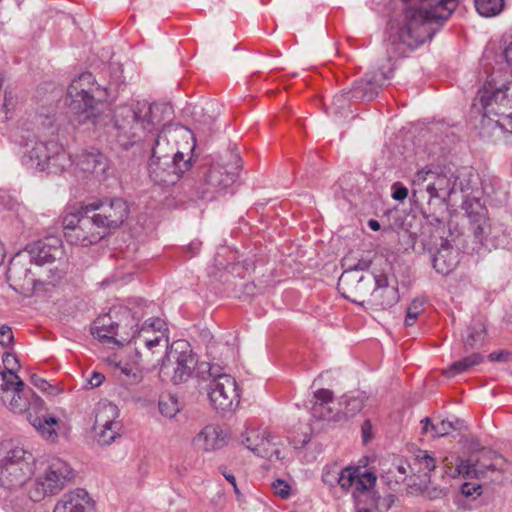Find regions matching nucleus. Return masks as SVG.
I'll return each mask as SVG.
<instances>
[{"instance_id":"nucleus-1","label":"nucleus","mask_w":512,"mask_h":512,"mask_svg":"<svg viewBox=\"0 0 512 512\" xmlns=\"http://www.w3.org/2000/svg\"><path fill=\"white\" fill-rule=\"evenodd\" d=\"M409 6L405 9L402 22L391 26L390 40L398 44L395 52L404 55L406 49L413 50L432 38L436 29L457 7V0H403Z\"/></svg>"},{"instance_id":"nucleus-2","label":"nucleus","mask_w":512,"mask_h":512,"mask_svg":"<svg viewBox=\"0 0 512 512\" xmlns=\"http://www.w3.org/2000/svg\"><path fill=\"white\" fill-rule=\"evenodd\" d=\"M472 110L482 115L480 135L512 144V82L500 88L491 84L480 89L473 101Z\"/></svg>"},{"instance_id":"nucleus-3","label":"nucleus","mask_w":512,"mask_h":512,"mask_svg":"<svg viewBox=\"0 0 512 512\" xmlns=\"http://www.w3.org/2000/svg\"><path fill=\"white\" fill-rule=\"evenodd\" d=\"M457 180V192L462 194V208L470 219L472 229L477 235H482L486 228L487 210L481 201L485 194L496 202H503L507 198V190L498 180H490L482 184L475 171L462 168L454 171Z\"/></svg>"},{"instance_id":"nucleus-4","label":"nucleus","mask_w":512,"mask_h":512,"mask_svg":"<svg viewBox=\"0 0 512 512\" xmlns=\"http://www.w3.org/2000/svg\"><path fill=\"white\" fill-rule=\"evenodd\" d=\"M131 304L128 327V331H131L130 343L134 344L135 354L139 358H146L150 362V356L162 354L167 349L168 328L165 321L159 317L149 318L140 326V320L147 314L146 310L151 305L142 300H135Z\"/></svg>"},{"instance_id":"nucleus-5","label":"nucleus","mask_w":512,"mask_h":512,"mask_svg":"<svg viewBox=\"0 0 512 512\" xmlns=\"http://www.w3.org/2000/svg\"><path fill=\"white\" fill-rule=\"evenodd\" d=\"M155 106L148 101L119 105L114 110L117 141L124 148L144 140L155 129Z\"/></svg>"},{"instance_id":"nucleus-6","label":"nucleus","mask_w":512,"mask_h":512,"mask_svg":"<svg viewBox=\"0 0 512 512\" xmlns=\"http://www.w3.org/2000/svg\"><path fill=\"white\" fill-rule=\"evenodd\" d=\"M168 133H171L170 129H163L158 134L152 147V157L149 163L150 179L161 186L176 184L182 175L191 168V156L182 151L170 154Z\"/></svg>"},{"instance_id":"nucleus-7","label":"nucleus","mask_w":512,"mask_h":512,"mask_svg":"<svg viewBox=\"0 0 512 512\" xmlns=\"http://www.w3.org/2000/svg\"><path fill=\"white\" fill-rule=\"evenodd\" d=\"M413 196L427 195L429 206H448L457 193L454 171L438 166H425L412 178Z\"/></svg>"},{"instance_id":"nucleus-8","label":"nucleus","mask_w":512,"mask_h":512,"mask_svg":"<svg viewBox=\"0 0 512 512\" xmlns=\"http://www.w3.org/2000/svg\"><path fill=\"white\" fill-rule=\"evenodd\" d=\"M22 162L48 174H59L72 166L71 156L55 140H35L26 145Z\"/></svg>"},{"instance_id":"nucleus-9","label":"nucleus","mask_w":512,"mask_h":512,"mask_svg":"<svg viewBox=\"0 0 512 512\" xmlns=\"http://www.w3.org/2000/svg\"><path fill=\"white\" fill-rule=\"evenodd\" d=\"M94 81V76L90 72H84L74 78L67 89L66 104L78 115L79 123H99L100 106H103V103L96 101L93 96Z\"/></svg>"},{"instance_id":"nucleus-10","label":"nucleus","mask_w":512,"mask_h":512,"mask_svg":"<svg viewBox=\"0 0 512 512\" xmlns=\"http://www.w3.org/2000/svg\"><path fill=\"white\" fill-rule=\"evenodd\" d=\"M75 478V471L63 459L53 458L48 461L44 472L40 474L28 489V497L39 502L47 496L58 494Z\"/></svg>"},{"instance_id":"nucleus-11","label":"nucleus","mask_w":512,"mask_h":512,"mask_svg":"<svg viewBox=\"0 0 512 512\" xmlns=\"http://www.w3.org/2000/svg\"><path fill=\"white\" fill-rule=\"evenodd\" d=\"M33 454L22 447L0 449V482L7 488H20L35 472Z\"/></svg>"},{"instance_id":"nucleus-12","label":"nucleus","mask_w":512,"mask_h":512,"mask_svg":"<svg viewBox=\"0 0 512 512\" xmlns=\"http://www.w3.org/2000/svg\"><path fill=\"white\" fill-rule=\"evenodd\" d=\"M7 280L12 289L25 296L34 294L43 285L56 283L54 275L45 276L40 269H35L34 264L23 254H17L10 261Z\"/></svg>"},{"instance_id":"nucleus-13","label":"nucleus","mask_w":512,"mask_h":512,"mask_svg":"<svg viewBox=\"0 0 512 512\" xmlns=\"http://www.w3.org/2000/svg\"><path fill=\"white\" fill-rule=\"evenodd\" d=\"M0 401L12 413H24L32 404L40 401L12 368L1 372Z\"/></svg>"},{"instance_id":"nucleus-14","label":"nucleus","mask_w":512,"mask_h":512,"mask_svg":"<svg viewBox=\"0 0 512 512\" xmlns=\"http://www.w3.org/2000/svg\"><path fill=\"white\" fill-rule=\"evenodd\" d=\"M83 211L93 219L96 228L104 231L119 227L127 218L129 208L121 198L93 200L83 205Z\"/></svg>"},{"instance_id":"nucleus-15","label":"nucleus","mask_w":512,"mask_h":512,"mask_svg":"<svg viewBox=\"0 0 512 512\" xmlns=\"http://www.w3.org/2000/svg\"><path fill=\"white\" fill-rule=\"evenodd\" d=\"M63 254L64 251L61 239L51 236L36 242L26 256L34 264L35 269H40L45 276L54 275L57 282L63 276V271L58 268H46L45 266L52 264L56 260H60Z\"/></svg>"},{"instance_id":"nucleus-16","label":"nucleus","mask_w":512,"mask_h":512,"mask_svg":"<svg viewBox=\"0 0 512 512\" xmlns=\"http://www.w3.org/2000/svg\"><path fill=\"white\" fill-rule=\"evenodd\" d=\"M240 168V157L234 153L230 154L229 168L219 163L211 165L202 177L204 184L202 197L230 187L236 181Z\"/></svg>"},{"instance_id":"nucleus-17","label":"nucleus","mask_w":512,"mask_h":512,"mask_svg":"<svg viewBox=\"0 0 512 512\" xmlns=\"http://www.w3.org/2000/svg\"><path fill=\"white\" fill-rule=\"evenodd\" d=\"M208 397L212 407L219 413L234 411L240 403L237 383L231 376H218L208 384Z\"/></svg>"},{"instance_id":"nucleus-18","label":"nucleus","mask_w":512,"mask_h":512,"mask_svg":"<svg viewBox=\"0 0 512 512\" xmlns=\"http://www.w3.org/2000/svg\"><path fill=\"white\" fill-rule=\"evenodd\" d=\"M124 314L123 322L117 323L116 326L111 313L99 316L91 327L92 335L104 343L130 344L131 331H128L130 307L125 309Z\"/></svg>"},{"instance_id":"nucleus-19","label":"nucleus","mask_w":512,"mask_h":512,"mask_svg":"<svg viewBox=\"0 0 512 512\" xmlns=\"http://www.w3.org/2000/svg\"><path fill=\"white\" fill-rule=\"evenodd\" d=\"M374 286V276L353 270H344L338 280V290L343 297L359 305L367 304Z\"/></svg>"},{"instance_id":"nucleus-20","label":"nucleus","mask_w":512,"mask_h":512,"mask_svg":"<svg viewBox=\"0 0 512 512\" xmlns=\"http://www.w3.org/2000/svg\"><path fill=\"white\" fill-rule=\"evenodd\" d=\"M118 407L111 402H102L98 405L95 415L94 430L97 442L101 445L111 444L118 435L119 424Z\"/></svg>"},{"instance_id":"nucleus-21","label":"nucleus","mask_w":512,"mask_h":512,"mask_svg":"<svg viewBox=\"0 0 512 512\" xmlns=\"http://www.w3.org/2000/svg\"><path fill=\"white\" fill-rule=\"evenodd\" d=\"M168 359L173 358L174 366L171 375V381L175 384H179L187 381L194 370L197 371L196 355L193 354L192 350L189 349L187 343L176 342L172 345L169 352H167Z\"/></svg>"},{"instance_id":"nucleus-22","label":"nucleus","mask_w":512,"mask_h":512,"mask_svg":"<svg viewBox=\"0 0 512 512\" xmlns=\"http://www.w3.org/2000/svg\"><path fill=\"white\" fill-rule=\"evenodd\" d=\"M75 169L82 173L83 177L93 176L101 180L106 177L109 169V161L107 157L98 150L82 151L72 159Z\"/></svg>"},{"instance_id":"nucleus-23","label":"nucleus","mask_w":512,"mask_h":512,"mask_svg":"<svg viewBox=\"0 0 512 512\" xmlns=\"http://www.w3.org/2000/svg\"><path fill=\"white\" fill-rule=\"evenodd\" d=\"M498 456L488 449H481L479 454H471L467 460H460L456 464V472L464 477H480L488 470H494V459Z\"/></svg>"},{"instance_id":"nucleus-24","label":"nucleus","mask_w":512,"mask_h":512,"mask_svg":"<svg viewBox=\"0 0 512 512\" xmlns=\"http://www.w3.org/2000/svg\"><path fill=\"white\" fill-rule=\"evenodd\" d=\"M64 237L72 245L86 247L101 240L104 237V231L97 229L91 216L85 214L82 216V221L77 227L64 232Z\"/></svg>"},{"instance_id":"nucleus-25","label":"nucleus","mask_w":512,"mask_h":512,"mask_svg":"<svg viewBox=\"0 0 512 512\" xmlns=\"http://www.w3.org/2000/svg\"><path fill=\"white\" fill-rule=\"evenodd\" d=\"M374 282L375 286L372 294L367 299V305L376 309H386L398 302V289L394 285H389L387 276L375 275Z\"/></svg>"},{"instance_id":"nucleus-26","label":"nucleus","mask_w":512,"mask_h":512,"mask_svg":"<svg viewBox=\"0 0 512 512\" xmlns=\"http://www.w3.org/2000/svg\"><path fill=\"white\" fill-rule=\"evenodd\" d=\"M53 512H94V501L84 489L65 493L56 503Z\"/></svg>"},{"instance_id":"nucleus-27","label":"nucleus","mask_w":512,"mask_h":512,"mask_svg":"<svg viewBox=\"0 0 512 512\" xmlns=\"http://www.w3.org/2000/svg\"><path fill=\"white\" fill-rule=\"evenodd\" d=\"M392 70L379 71L374 75H367L366 78L357 80L352 87V97L359 100H372L378 93V89L386 80L391 78Z\"/></svg>"},{"instance_id":"nucleus-28","label":"nucleus","mask_w":512,"mask_h":512,"mask_svg":"<svg viewBox=\"0 0 512 512\" xmlns=\"http://www.w3.org/2000/svg\"><path fill=\"white\" fill-rule=\"evenodd\" d=\"M228 435L218 425H206L193 438V443L205 452H212L223 448L227 444Z\"/></svg>"},{"instance_id":"nucleus-29","label":"nucleus","mask_w":512,"mask_h":512,"mask_svg":"<svg viewBox=\"0 0 512 512\" xmlns=\"http://www.w3.org/2000/svg\"><path fill=\"white\" fill-rule=\"evenodd\" d=\"M315 402L312 406V414L323 420L342 421L340 410L333 412L330 404L333 401V393L329 389H319L314 392Z\"/></svg>"},{"instance_id":"nucleus-30","label":"nucleus","mask_w":512,"mask_h":512,"mask_svg":"<svg viewBox=\"0 0 512 512\" xmlns=\"http://www.w3.org/2000/svg\"><path fill=\"white\" fill-rule=\"evenodd\" d=\"M458 252L447 240H442L440 247L433 256V267L437 273L446 275L458 264Z\"/></svg>"},{"instance_id":"nucleus-31","label":"nucleus","mask_w":512,"mask_h":512,"mask_svg":"<svg viewBox=\"0 0 512 512\" xmlns=\"http://www.w3.org/2000/svg\"><path fill=\"white\" fill-rule=\"evenodd\" d=\"M27 419L43 439L50 442H55L57 440V430L59 428L58 418L49 414L33 416L29 413Z\"/></svg>"},{"instance_id":"nucleus-32","label":"nucleus","mask_w":512,"mask_h":512,"mask_svg":"<svg viewBox=\"0 0 512 512\" xmlns=\"http://www.w3.org/2000/svg\"><path fill=\"white\" fill-rule=\"evenodd\" d=\"M474 231L475 237L481 242L493 245L498 248H509L512 245V233L506 232L502 229L501 225H491L486 218V228L482 235H477Z\"/></svg>"},{"instance_id":"nucleus-33","label":"nucleus","mask_w":512,"mask_h":512,"mask_svg":"<svg viewBox=\"0 0 512 512\" xmlns=\"http://www.w3.org/2000/svg\"><path fill=\"white\" fill-rule=\"evenodd\" d=\"M367 397L364 392L345 394L339 401L341 415L344 419L355 416L364 406Z\"/></svg>"},{"instance_id":"nucleus-34","label":"nucleus","mask_w":512,"mask_h":512,"mask_svg":"<svg viewBox=\"0 0 512 512\" xmlns=\"http://www.w3.org/2000/svg\"><path fill=\"white\" fill-rule=\"evenodd\" d=\"M282 443L278 436L268 432V436L261 440V446L256 449V455L269 461L282 459Z\"/></svg>"},{"instance_id":"nucleus-35","label":"nucleus","mask_w":512,"mask_h":512,"mask_svg":"<svg viewBox=\"0 0 512 512\" xmlns=\"http://www.w3.org/2000/svg\"><path fill=\"white\" fill-rule=\"evenodd\" d=\"M213 351L209 352V355L212 356V361L216 360V357L213 355ZM226 358H220L219 362H208L202 361L197 365V376L206 379V380H217L218 376H230L229 374L224 372V366L226 365Z\"/></svg>"},{"instance_id":"nucleus-36","label":"nucleus","mask_w":512,"mask_h":512,"mask_svg":"<svg viewBox=\"0 0 512 512\" xmlns=\"http://www.w3.org/2000/svg\"><path fill=\"white\" fill-rule=\"evenodd\" d=\"M136 355V360L132 363L118 361L115 363V368L119 370L120 375L123 376L121 379L127 385H135L141 382L143 375L140 367V360Z\"/></svg>"},{"instance_id":"nucleus-37","label":"nucleus","mask_w":512,"mask_h":512,"mask_svg":"<svg viewBox=\"0 0 512 512\" xmlns=\"http://www.w3.org/2000/svg\"><path fill=\"white\" fill-rule=\"evenodd\" d=\"M268 432L265 428L248 425L241 434V443L256 455V449L261 446V440L268 436Z\"/></svg>"},{"instance_id":"nucleus-38","label":"nucleus","mask_w":512,"mask_h":512,"mask_svg":"<svg viewBox=\"0 0 512 512\" xmlns=\"http://www.w3.org/2000/svg\"><path fill=\"white\" fill-rule=\"evenodd\" d=\"M483 361V357L478 353H473L463 359L452 363L445 371L444 375L447 377H454L455 375L469 371L474 366L479 365Z\"/></svg>"},{"instance_id":"nucleus-39","label":"nucleus","mask_w":512,"mask_h":512,"mask_svg":"<svg viewBox=\"0 0 512 512\" xmlns=\"http://www.w3.org/2000/svg\"><path fill=\"white\" fill-rule=\"evenodd\" d=\"M485 325L477 321L473 323L466 331V336L464 338V348L465 350L473 349L478 345H481L484 340L485 334Z\"/></svg>"},{"instance_id":"nucleus-40","label":"nucleus","mask_w":512,"mask_h":512,"mask_svg":"<svg viewBox=\"0 0 512 512\" xmlns=\"http://www.w3.org/2000/svg\"><path fill=\"white\" fill-rule=\"evenodd\" d=\"M477 12L486 18L499 15L504 8V0H475Z\"/></svg>"},{"instance_id":"nucleus-41","label":"nucleus","mask_w":512,"mask_h":512,"mask_svg":"<svg viewBox=\"0 0 512 512\" xmlns=\"http://www.w3.org/2000/svg\"><path fill=\"white\" fill-rule=\"evenodd\" d=\"M160 413L167 418H173L180 411L178 399L173 395H163L158 403Z\"/></svg>"},{"instance_id":"nucleus-42","label":"nucleus","mask_w":512,"mask_h":512,"mask_svg":"<svg viewBox=\"0 0 512 512\" xmlns=\"http://www.w3.org/2000/svg\"><path fill=\"white\" fill-rule=\"evenodd\" d=\"M26 500L15 492H10L3 498L2 508L5 512H23Z\"/></svg>"},{"instance_id":"nucleus-43","label":"nucleus","mask_w":512,"mask_h":512,"mask_svg":"<svg viewBox=\"0 0 512 512\" xmlns=\"http://www.w3.org/2000/svg\"><path fill=\"white\" fill-rule=\"evenodd\" d=\"M352 97V88L349 90L344 89L341 93L336 94L332 100V109L336 115H344V112L349 106V102Z\"/></svg>"},{"instance_id":"nucleus-44","label":"nucleus","mask_w":512,"mask_h":512,"mask_svg":"<svg viewBox=\"0 0 512 512\" xmlns=\"http://www.w3.org/2000/svg\"><path fill=\"white\" fill-rule=\"evenodd\" d=\"M377 477L374 473L365 471L360 473L357 468V478L355 489L359 492H368L372 490L376 484Z\"/></svg>"},{"instance_id":"nucleus-45","label":"nucleus","mask_w":512,"mask_h":512,"mask_svg":"<svg viewBox=\"0 0 512 512\" xmlns=\"http://www.w3.org/2000/svg\"><path fill=\"white\" fill-rule=\"evenodd\" d=\"M357 468L346 467L341 469L338 478V485L344 490L349 489L353 485L356 487Z\"/></svg>"},{"instance_id":"nucleus-46","label":"nucleus","mask_w":512,"mask_h":512,"mask_svg":"<svg viewBox=\"0 0 512 512\" xmlns=\"http://www.w3.org/2000/svg\"><path fill=\"white\" fill-rule=\"evenodd\" d=\"M416 461L418 462L420 469L425 473L433 471L437 464L436 459L424 450H420L416 454Z\"/></svg>"},{"instance_id":"nucleus-47","label":"nucleus","mask_w":512,"mask_h":512,"mask_svg":"<svg viewBox=\"0 0 512 512\" xmlns=\"http://www.w3.org/2000/svg\"><path fill=\"white\" fill-rule=\"evenodd\" d=\"M422 312L423 302L419 300L412 301L406 311L405 325L412 326Z\"/></svg>"},{"instance_id":"nucleus-48","label":"nucleus","mask_w":512,"mask_h":512,"mask_svg":"<svg viewBox=\"0 0 512 512\" xmlns=\"http://www.w3.org/2000/svg\"><path fill=\"white\" fill-rule=\"evenodd\" d=\"M456 429L455 422L450 420H441L435 425H431L432 436L443 437Z\"/></svg>"},{"instance_id":"nucleus-49","label":"nucleus","mask_w":512,"mask_h":512,"mask_svg":"<svg viewBox=\"0 0 512 512\" xmlns=\"http://www.w3.org/2000/svg\"><path fill=\"white\" fill-rule=\"evenodd\" d=\"M340 473L341 468L337 465L325 466L322 474V480L325 484L333 487L338 484Z\"/></svg>"},{"instance_id":"nucleus-50","label":"nucleus","mask_w":512,"mask_h":512,"mask_svg":"<svg viewBox=\"0 0 512 512\" xmlns=\"http://www.w3.org/2000/svg\"><path fill=\"white\" fill-rule=\"evenodd\" d=\"M85 215L83 211V206L77 213H68L62 219V225L64 228V232L67 230H73L77 227L82 221V216Z\"/></svg>"},{"instance_id":"nucleus-51","label":"nucleus","mask_w":512,"mask_h":512,"mask_svg":"<svg viewBox=\"0 0 512 512\" xmlns=\"http://www.w3.org/2000/svg\"><path fill=\"white\" fill-rule=\"evenodd\" d=\"M343 267H345V270H353L357 271L358 273H361L362 271H365L369 269L371 266V261L368 259H359L356 262L351 261L349 257H346L343 259Z\"/></svg>"},{"instance_id":"nucleus-52","label":"nucleus","mask_w":512,"mask_h":512,"mask_svg":"<svg viewBox=\"0 0 512 512\" xmlns=\"http://www.w3.org/2000/svg\"><path fill=\"white\" fill-rule=\"evenodd\" d=\"M271 487L274 493L283 499L290 496V485L283 479H276L272 482Z\"/></svg>"},{"instance_id":"nucleus-53","label":"nucleus","mask_w":512,"mask_h":512,"mask_svg":"<svg viewBox=\"0 0 512 512\" xmlns=\"http://www.w3.org/2000/svg\"><path fill=\"white\" fill-rule=\"evenodd\" d=\"M13 339L11 327L7 325L0 326V345L7 348L13 343Z\"/></svg>"},{"instance_id":"nucleus-54","label":"nucleus","mask_w":512,"mask_h":512,"mask_svg":"<svg viewBox=\"0 0 512 512\" xmlns=\"http://www.w3.org/2000/svg\"><path fill=\"white\" fill-rule=\"evenodd\" d=\"M392 190V198L394 200L403 201L408 196V189L399 182L392 185Z\"/></svg>"},{"instance_id":"nucleus-55","label":"nucleus","mask_w":512,"mask_h":512,"mask_svg":"<svg viewBox=\"0 0 512 512\" xmlns=\"http://www.w3.org/2000/svg\"><path fill=\"white\" fill-rule=\"evenodd\" d=\"M481 486L474 483H464L461 492L466 497L479 496L481 494Z\"/></svg>"},{"instance_id":"nucleus-56","label":"nucleus","mask_w":512,"mask_h":512,"mask_svg":"<svg viewBox=\"0 0 512 512\" xmlns=\"http://www.w3.org/2000/svg\"><path fill=\"white\" fill-rule=\"evenodd\" d=\"M398 475L395 473V469H388L385 471L380 479L383 481L390 489H396V487L399 484H395V478H397Z\"/></svg>"},{"instance_id":"nucleus-57","label":"nucleus","mask_w":512,"mask_h":512,"mask_svg":"<svg viewBox=\"0 0 512 512\" xmlns=\"http://www.w3.org/2000/svg\"><path fill=\"white\" fill-rule=\"evenodd\" d=\"M408 468H409V466L407 464L392 465L389 468V469H395V473L398 475V477L395 478V484H401L405 481Z\"/></svg>"},{"instance_id":"nucleus-58","label":"nucleus","mask_w":512,"mask_h":512,"mask_svg":"<svg viewBox=\"0 0 512 512\" xmlns=\"http://www.w3.org/2000/svg\"><path fill=\"white\" fill-rule=\"evenodd\" d=\"M3 363L5 366V370L12 368L13 372H15V367L19 365L16 355L9 352L3 355Z\"/></svg>"},{"instance_id":"nucleus-59","label":"nucleus","mask_w":512,"mask_h":512,"mask_svg":"<svg viewBox=\"0 0 512 512\" xmlns=\"http://www.w3.org/2000/svg\"><path fill=\"white\" fill-rule=\"evenodd\" d=\"M220 472L225 477V479L233 486L235 494L239 497L241 493L237 486L235 476L231 472L227 471L225 468H220Z\"/></svg>"},{"instance_id":"nucleus-60","label":"nucleus","mask_w":512,"mask_h":512,"mask_svg":"<svg viewBox=\"0 0 512 512\" xmlns=\"http://www.w3.org/2000/svg\"><path fill=\"white\" fill-rule=\"evenodd\" d=\"M503 55L508 65L512 67V35L505 40Z\"/></svg>"},{"instance_id":"nucleus-61","label":"nucleus","mask_w":512,"mask_h":512,"mask_svg":"<svg viewBox=\"0 0 512 512\" xmlns=\"http://www.w3.org/2000/svg\"><path fill=\"white\" fill-rule=\"evenodd\" d=\"M104 375L99 372H92L91 377L89 379V384L91 387H98L102 384L104 380Z\"/></svg>"},{"instance_id":"nucleus-62","label":"nucleus","mask_w":512,"mask_h":512,"mask_svg":"<svg viewBox=\"0 0 512 512\" xmlns=\"http://www.w3.org/2000/svg\"><path fill=\"white\" fill-rule=\"evenodd\" d=\"M372 425L369 421H365L362 425V436L364 442H368L371 439Z\"/></svg>"},{"instance_id":"nucleus-63","label":"nucleus","mask_w":512,"mask_h":512,"mask_svg":"<svg viewBox=\"0 0 512 512\" xmlns=\"http://www.w3.org/2000/svg\"><path fill=\"white\" fill-rule=\"evenodd\" d=\"M444 495V491L439 488H433L432 490H426L425 496L429 499H437Z\"/></svg>"},{"instance_id":"nucleus-64","label":"nucleus","mask_w":512,"mask_h":512,"mask_svg":"<svg viewBox=\"0 0 512 512\" xmlns=\"http://www.w3.org/2000/svg\"><path fill=\"white\" fill-rule=\"evenodd\" d=\"M31 380H32V383L38 387L39 389L41 390H46L47 386H48V383L46 380L36 376V375H33L31 377Z\"/></svg>"}]
</instances>
